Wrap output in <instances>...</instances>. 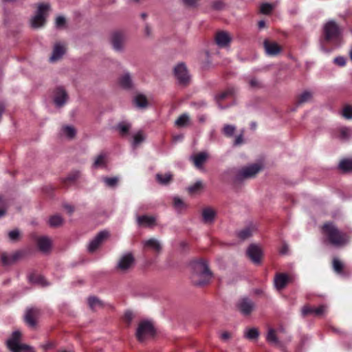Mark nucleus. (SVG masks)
I'll return each mask as SVG.
<instances>
[{
  "label": "nucleus",
  "mask_w": 352,
  "mask_h": 352,
  "mask_svg": "<svg viewBox=\"0 0 352 352\" xmlns=\"http://www.w3.org/2000/svg\"><path fill=\"white\" fill-rule=\"evenodd\" d=\"M193 274L191 279L194 285L203 286L209 283L212 274L208 268V263L203 260L196 261L192 263Z\"/></svg>",
  "instance_id": "obj_1"
},
{
  "label": "nucleus",
  "mask_w": 352,
  "mask_h": 352,
  "mask_svg": "<svg viewBox=\"0 0 352 352\" xmlns=\"http://www.w3.org/2000/svg\"><path fill=\"white\" fill-rule=\"evenodd\" d=\"M322 233L327 237L328 241L331 245L336 247L344 245L349 241V236L339 230L336 226L331 222L324 224Z\"/></svg>",
  "instance_id": "obj_2"
},
{
  "label": "nucleus",
  "mask_w": 352,
  "mask_h": 352,
  "mask_svg": "<svg viewBox=\"0 0 352 352\" xmlns=\"http://www.w3.org/2000/svg\"><path fill=\"white\" fill-rule=\"evenodd\" d=\"M21 333L15 331L7 340V346L12 352H35L34 349L20 342Z\"/></svg>",
  "instance_id": "obj_3"
},
{
  "label": "nucleus",
  "mask_w": 352,
  "mask_h": 352,
  "mask_svg": "<svg viewBox=\"0 0 352 352\" xmlns=\"http://www.w3.org/2000/svg\"><path fill=\"white\" fill-rule=\"evenodd\" d=\"M155 329L151 321L142 320L136 331V337L140 342H144L155 335Z\"/></svg>",
  "instance_id": "obj_4"
},
{
  "label": "nucleus",
  "mask_w": 352,
  "mask_h": 352,
  "mask_svg": "<svg viewBox=\"0 0 352 352\" xmlns=\"http://www.w3.org/2000/svg\"><path fill=\"white\" fill-rule=\"evenodd\" d=\"M261 166L258 164H252L244 166L237 171L235 179L237 181H241L254 177L261 170Z\"/></svg>",
  "instance_id": "obj_5"
},
{
  "label": "nucleus",
  "mask_w": 352,
  "mask_h": 352,
  "mask_svg": "<svg viewBox=\"0 0 352 352\" xmlns=\"http://www.w3.org/2000/svg\"><path fill=\"white\" fill-rule=\"evenodd\" d=\"M50 10L48 3H41L38 6L37 12L31 20V25L34 28H38L43 25L45 22L47 12Z\"/></svg>",
  "instance_id": "obj_6"
},
{
  "label": "nucleus",
  "mask_w": 352,
  "mask_h": 352,
  "mask_svg": "<svg viewBox=\"0 0 352 352\" xmlns=\"http://www.w3.org/2000/svg\"><path fill=\"white\" fill-rule=\"evenodd\" d=\"M324 34L326 41L336 42L339 40L340 30L334 21H330L324 26Z\"/></svg>",
  "instance_id": "obj_7"
},
{
  "label": "nucleus",
  "mask_w": 352,
  "mask_h": 352,
  "mask_svg": "<svg viewBox=\"0 0 352 352\" xmlns=\"http://www.w3.org/2000/svg\"><path fill=\"white\" fill-rule=\"evenodd\" d=\"M174 74L180 84H186L190 80V75L184 63H179L175 66Z\"/></svg>",
  "instance_id": "obj_8"
},
{
  "label": "nucleus",
  "mask_w": 352,
  "mask_h": 352,
  "mask_svg": "<svg viewBox=\"0 0 352 352\" xmlns=\"http://www.w3.org/2000/svg\"><path fill=\"white\" fill-rule=\"evenodd\" d=\"M246 254L250 260L256 265L261 263L263 254L261 248L256 244H251L247 249Z\"/></svg>",
  "instance_id": "obj_9"
},
{
  "label": "nucleus",
  "mask_w": 352,
  "mask_h": 352,
  "mask_svg": "<svg viewBox=\"0 0 352 352\" xmlns=\"http://www.w3.org/2000/svg\"><path fill=\"white\" fill-rule=\"evenodd\" d=\"M109 236V232L106 230L100 232L89 243L88 251L94 252L96 251L100 244Z\"/></svg>",
  "instance_id": "obj_10"
},
{
  "label": "nucleus",
  "mask_w": 352,
  "mask_h": 352,
  "mask_svg": "<svg viewBox=\"0 0 352 352\" xmlns=\"http://www.w3.org/2000/svg\"><path fill=\"white\" fill-rule=\"evenodd\" d=\"M238 307L243 315H249L254 309L255 305L248 298H241L238 302Z\"/></svg>",
  "instance_id": "obj_11"
},
{
  "label": "nucleus",
  "mask_w": 352,
  "mask_h": 352,
  "mask_svg": "<svg viewBox=\"0 0 352 352\" xmlns=\"http://www.w3.org/2000/svg\"><path fill=\"white\" fill-rule=\"evenodd\" d=\"M125 41V36L122 32H116L111 35V43L113 49L117 52L123 50V44Z\"/></svg>",
  "instance_id": "obj_12"
},
{
  "label": "nucleus",
  "mask_w": 352,
  "mask_h": 352,
  "mask_svg": "<svg viewBox=\"0 0 352 352\" xmlns=\"http://www.w3.org/2000/svg\"><path fill=\"white\" fill-rule=\"evenodd\" d=\"M134 263V257L131 253L123 254L118 263V267L122 271L129 269Z\"/></svg>",
  "instance_id": "obj_13"
},
{
  "label": "nucleus",
  "mask_w": 352,
  "mask_h": 352,
  "mask_svg": "<svg viewBox=\"0 0 352 352\" xmlns=\"http://www.w3.org/2000/svg\"><path fill=\"white\" fill-rule=\"evenodd\" d=\"M67 94L63 87H58L54 91V102L57 107L63 106L67 100Z\"/></svg>",
  "instance_id": "obj_14"
},
{
  "label": "nucleus",
  "mask_w": 352,
  "mask_h": 352,
  "mask_svg": "<svg viewBox=\"0 0 352 352\" xmlns=\"http://www.w3.org/2000/svg\"><path fill=\"white\" fill-rule=\"evenodd\" d=\"M289 276L285 273H277L274 279V285L275 288L280 291L286 287L289 283Z\"/></svg>",
  "instance_id": "obj_15"
},
{
  "label": "nucleus",
  "mask_w": 352,
  "mask_h": 352,
  "mask_svg": "<svg viewBox=\"0 0 352 352\" xmlns=\"http://www.w3.org/2000/svg\"><path fill=\"white\" fill-rule=\"evenodd\" d=\"M215 41L219 47H226L231 42V36L226 32H219L215 36Z\"/></svg>",
  "instance_id": "obj_16"
},
{
  "label": "nucleus",
  "mask_w": 352,
  "mask_h": 352,
  "mask_svg": "<svg viewBox=\"0 0 352 352\" xmlns=\"http://www.w3.org/2000/svg\"><path fill=\"white\" fill-rule=\"evenodd\" d=\"M327 309V307L325 305H320L318 307H311L309 306H304L302 309V315L305 316L308 314H313L314 316H321L322 315Z\"/></svg>",
  "instance_id": "obj_17"
},
{
  "label": "nucleus",
  "mask_w": 352,
  "mask_h": 352,
  "mask_svg": "<svg viewBox=\"0 0 352 352\" xmlns=\"http://www.w3.org/2000/svg\"><path fill=\"white\" fill-rule=\"evenodd\" d=\"M142 243L144 249L151 250L156 254H159L162 250L160 242L155 239L145 240Z\"/></svg>",
  "instance_id": "obj_18"
},
{
  "label": "nucleus",
  "mask_w": 352,
  "mask_h": 352,
  "mask_svg": "<svg viewBox=\"0 0 352 352\" xmlns=\"http://www.w3.org/2000/svg\"><path fill=\"white\" fill-rule=\"evenodd\" d=\"M65 52V47L63 44L57 43L54 45L52 54L50 58L51 62H55L59 60Z\"/></svg>",
  "instance_id": "obj_19"
},
{
  "label": "nucleus",
  "mask_w": 352,
  "mask_h": 352,
  "mask_svg": "<svg viewBox=\"0 0 352 352\" xmlns=\"http://www.w3.org/2000/svg\"><path fill=\"white\" fill-rule=\"evenodd\" d=\"M118 83L124 89H131L133 87L131 76L129 72H124L118 80Z\"/></svg>",
  "instance_id": "obj_20"
},
{
  "label": "nucleus",
  "mask_w": 352,
  "mask_h": 352,
  "mask_svg": "<svg viewBox=\"0 0 352 352\" xmlns=\"http://www.w3.org/2000/svg\"><path fill=\"white\" fill-rule=\"evenodd\" d=\"M38 314V310L35 308H30L27 309L25 314V321L31 327L36 325L35 318Z\"/></svg>",
  "instance_id": "obj_21"
},
{
  "label": "nucleus",
  "mask_w": 352,
  "mask_h": 352,
  "mask_svg": "<svg viewBox=\"0 0 352 352\" xmlns=\"http://www.w3.org/2000/svg\"><path fill=\"white\" fill-rule=\"evenodd\" d=\"M216 212L210 207L203 208L201 212L202 220L205 223H212L215 218Z\"/></svg>",
  "instance_id": "obj_22"
},
{
  "label": "nucleus",
  "mask_w": 352,
  "mask_h": 352,
  "mask_svg": "<svg viewBox=\"0 0 352 352\" xmlns=\"http://www.w3.org/2000/svg\"><path fill=\"white\" fill-rule=\"evenodd\" d=\"M37 245L41 252H47L51 248L52 241L47 236H40L37 239Z\"/></svg>",
  "instance_id": "obj_23"
},
{
  "label": "nucleus",
  "mask_w": 352,
  "mask_h": 352,
  "mask_svg": "<svg viewBox=\"0 0 352 352\" xmlns=\"http://www.w3.org/2000/svg\"><path fill=\"white\" fill-rule=\"evenodd\" d=\"M234 93L235 89L234 87H229L225 91L215 96L214 100L218 104L219 108L221 109H225V107L221 106V104H220L221 101L223 100L224 99L230 96H233Z\"/></svg>",
  "instance_id": "obj_24"
},
{
  "label": "nucleus",
  "mask_w": 352,
  "mask_h": 352,
  "mask_svg": "<svg viewBox=\"0 0 352 352\" xmlns=\"http://www.w3.org/2000/svg\"><path fill=\"white\" fill-rule=\"evenodd\" d=\"M264 47L266 53L271 56H275L280 51V48L276 43L270 42L269 41H264Z\"/></svg>",
  "instance_id": "obj_25"
},
{
  "label": "nucleus",
  "mask_w": 352,
  "mask_h": 352,
  "mask_svg": "<svg viewBox=\"0 0 352 352\" xmlns=\"http://www.w3.org/2000/svg\"><path fill=\"white\" fill-rule=\"evenodd\" d=\"M208 157V154L206 152H201L199 153L190 157V159L192 160L195 166L200 168L202 167L203 164L206 162V159Z\"/></svg>",
  "instance_id": "obj_26"
},
{
  "label": "nucleus",
  "mask_w": 352,
  "mask_h": 352,
  "mask_svg": "<svg viewBox=\"0 0 352 352\" xmlns=\"http://www.w3.org/2000/svg\"><path fill=\"white\" fill-rule=\"evenodd\" d=\"M137 222L139 226H151L155 222V218L153 216L142 215L137 217Z\"/></svg>",
  "instance_id": "obj_27"
},
{
  "label": "nucleus",
  "mask_w": 352,
  "mask_h": 352,
  "mask_svg": "<svg viewBox=\"0 0 352 352\" xmlns=\"http://www.w3.org/2000/svg\"><path fill=\"white\" fill-rule=\"evenodd\" d=\"M266 340L271 344L278 345L280 343L276 336V331L272 328H269L266 336Z\"/></svg>",
  "instance_id": "obj_28"
},
{
  "label": "nucleus",
  "mask_w": 352,
  "mask_h": 352,
  "mask_svg": "<svg viewBox=\"0 0 352 352\" xmlns=\"http://www.w3.org/2000/svg\"><path fill=\"white\" fill-rule=\"evenodd\" d=\"M28 279L32 283L41 285L42 286L47 285V283L44 277L39 274H32L28 276Z\"/></svg>",
  "instance_id": "obj_29"
},
{
  "label": "nucleus",
  "mask_w": 352,
  "mask_h": 352,
  "mask_svg": "<svg viewBox=\"0 0 352 352\" xmlns=\"http://www.w3.org/2000/svg\"><path fill=\"white\" fill-rule=\"evenodd\" d=\"M87 302L89 307L93 310L99 309L103 305L102 302L96 296L89 297Z\"/></svg>",
  "instance_id": "obj_30"
},
{
  "label": "nucleus",
  "mask_w": 352,
  "mask_h": 352,
  "mask_svg": "<svg viewBox=\"0 0 352 352\" xmlns=\"http://www.w3.org/2000/svg\"><path fill=\"white\" fill-rule=\"evenodd\" d=\"M259 336V332L256 328H247L244 330V337L248 340H256Z\"/></svg>",
  "instance_id": "obj_31"
},
{
  "label": "nucleus",
  "mask_w": 352,
  "mask_h": 352,
  "mask_svg": "<svg viewBox=\"0 0 352 352\" xmlns=\"http://www.w3.org/2000/svg\"><path fill=\"white\" fill-rule=\"evenodd\" d=\"M134 104L139 108H145L147 107L148 101L145 96L142 94L137 95L133 100Z\"/></svg>",
  "instance_id": "obj_32"
},
{
  "label": "nucleus",
  "mask_w": 352,
  "mask_h": 352,
  "mask_svg": "<svg viewBox=\"0 0 352 352\" xmlns=\"http://www.w3.org/2000/svg\"><path fill=\"white\" fill-rule=\"evenodd\" d=\"M253 232V228L252 227H246L237 232V236L241 240H245L250 237Z\"/></svg>",
  "instance_id": "obj_33"
},
{
  "label": "nucleus",
  "mask_w": 352,
  "mask_h": 352,
  "mask_svg": "<svg viewBox=\"0 0 352 352\" xmlns=\"http://www.w3.org/2000/svg\"><path fill=\"white\" fill-rule=\"evenodd\" d=\"M107 164V155L104 153H100L95 160L94 166L95 168L104 167Z\"/></svg>",
  "instance_id": "obj_34"
},
{
  "label": "nucleus",
  "mask_w": 352,
  "mask_h": 352,
  "mask_svg": "<svg viewBox=\"0 0 352 352\" xmlns=\"http://www.w3.org/2000/svg\"><path fill=\"white\" fill-rule=\"evenodd\" d=\"M173 201V206L175 208V210L178 212L182 211L187 207V204L178 197H174Z\"/></svg>",
  "instance_id": "obj_35"
},
{
  "label": "nucleus",
  "mask_w": 352,
  "mask_h": 352,
  "mask_svg": "<svg viewBox=\"0 0 352 352\" xmlns=\"http://www.w3.org/2000/svg\"><path fill=\"white\" fill-rule=\"evenodd\" d=\"M63 223V217L59 214H54L49 219V224L51 227H58Z\"/></svg>",
  "instance_id": "obj_36"
},
{
  "label": "nucleus",
  "mask_w": 352,
  "mask_h": 352,
  "mask_svg": "<svg viewBox=\"0 0 352 352\" xmlns=\"http://www.w3.org/2000/svg\"><path fill=\"white\" fill-rule=\"evenodd\" d=\"M145 139V136L142 131H138L135 133L133 137L132 146L135 148L140 144H141Z\"/></svg>",
  "instance_id": "obj_37"
},
{
  "label": "nucleus",
  "mask_w": 352,
  "mask_h": 352,
  "mask_svg": "<svg viewBox=\"0 0 352 352\" xmlns=\"http://www.w3.org/2000/svg\"><path fill=\"white\" fill-rule=\"evenodd\" d=\"M312 98V94L309 91H303L298 97L297 103L301 104L310 101Z\"/></svg>",
  "instance_id": "obj_38"
},
{
  "label": "nucleus",
  "mask_w": 352,
  "mask_h": 352,
  "mask_svg": "<svg viewBox=\"0 0 352 352\" xmlns=\"http://www.w3.org/2000/svg\"><path fill=\"white\" fill-rule=\"evenodd\" d=\"M172 179V175L170 173L166 174H157L156 179L157 181L163 185L167 184Z\"/></svg>",
  "instance_id": "obj_39"
},
{
  "label": "nucleus",
  "mask_w": 352,
  "mask_h": 352,
  "mask_svg": "<svg viewBox=\"0 0 352 352\" xmlns=\"http://www.w3.org/2000/svg\"><path fill=\"white\" fill-rule=\"evenodd\" d=\"M339 168L344 172L352 170V159L342 160L339 164Z\"/></svg>",
  "instance_id": "obj_40"
},
{
  "label": "nucleus",
  "mask_w": 352,
  "mask_h": 352,
  "mask_svg": "<svg viewBox=\"0 0 352 352\" xmlns=\"http://www.w3.org/2000/svg\"><path fill=\"white\" fill-rule=\"evenodd\" d=\"M352 135V131L347 127H342L340 129L339 138L342 140H348Z\"/></svg>",
  "instance_id": "obj_41"
},
{
  "label": "nucleus",
  "mask_w": 352,
  "mask_h": 352,
  "mask_svg": "<svg viewBox=\"0 0 352 352\" xmlns=\"http://www.w3.org/2000/svg\"><path fill=\"white\" fill-rule=\"evenodd\" d=\"M204 188V184L201 181H197L193 185L188 186V190L190 193L194 194L199 192Z\"/></svg>",
  "instance_id": "obj_42"
},
{
  "label": "nucleus",
  "mask_w": 352,
  "mask_h": 352,
  "mask_svg": "<svg viewBox=\"0 0 352 352\" xmlns=\"http://www.w3.org/2000/svg\"><path fill=\"white\" fill-rule=\"evenodd\" d=\"M131 128V124L126 122H122L117 125V129L122 135H126Z\"/></svg>",
  "instance_id": "obj_43"
},
{
  "label": "nucleus",
  "mask_w": 352,
  "mask_h": 352,
  "mask_svg": "<svg viewBox=\"0 0 352 352\" xmlns=\"http://www.w3.org/2000/svg\"><path fill=\"white\" fill-rule=\"evenodd\" d=\"M17 258L16 255L10 256L6 253H3L1 254V261L3 265H8L11 264L12 262L16 261Z\"/></svg>",
  "instance_id": "obj_44"
},
{
  "label": "nucleus",
  "mask_w": 352,
  "mask_h": 352,
  "mask_svg": "<svg viewBox=\"0 0 352 352\" xmlns=\"http://www.w3.org/2000/svg\"><path fill=\"white\" fill-rule=\"evenodd\" d=\"M62 133L67 138H72L76 135V130L71 126H65L62 128Z\"/></svg>",
  "instance_id": "obj_45"
},
{
  "label": "nucleus",
  "mask_w": 352,
  "mask_h": 352,
  "mask_svg": "<svg viewBox=\"0 0 352 352\" xmlns=\"http://www.w3.org/2000/svg\"><path fill=\"white\" fill-rule=\"evenodd\" d=\"M102 181L107 186L113 188L117 185L118 182V178L116 177H104L102 179Z\"/></svg>",
  "instance_id": "obj_46"
},
{
  "label": "nucleus",
  "mask_w": 352,
  "mask_h": 352,
  "mask_svg": "<svg viewBox=\"0 0 352 352\" xmlns=\"http://www.w3.org/2000/svg\"><path fill=\"white\" fill-rule=\"evenodd\" d=\"M333 267L336 273L340 274L342 273L343 264L339 259L334 258L333 260Z\"/></svg>",
  "instance_id": "obj_47"
},
{
  "label": "nucleus",
  "mask_w": 352,
  "mask_h": 352,
  "mask_svg": "<svg viewBox=\"0 0 352 352\" xmlns=\"http://www.w3.org/2000/svg\"><path fill=\"white\" fill-rule=\"evenodd\" d=\"M189 120V117L187 114L181 115L175 121V124L179 126H183L187 124Z\"/></svg>",
  "instance_id": "obj_48"
},
{
  "label": "nucleus",
  "mask_w": 352,
  "mask_h": 352,
  "mask_svg": "<svg viewBox=\"0 0 352 352\" xmlns=\"http://www.w3.org/2000/svg\"><path fill=\"white\" fill-rule=\"evenodd\" d=\"M235 129L236 128L234 125L226 124L223 129V132L226 136L231 137L233 135Z\"/></svg>",
  "instance_id": "obj_49"
},
{
  "label": "nucleus",
  "mask_w": 352,
  "mask_h": 352,
  "mask_svg": "<svg viewBox=\"0 0 352 352\" xmlns=\"http://www.w3.org/2000/svg\"><path fill=\"white\" fill-rule=\"evenodd\" d=\"M249 85L252 89H259L262 87V83L256 78H252L249 80Z\"/></svg>",
  "instance_id": "obj_50"
},
{
  "label": "nucleus",
  "mask_w": 352,
  "mask_h": 352,
  "mask_svg": "<svg viewBox=\"0 0 352 352\" xmlns=\"http://www.w3.org/2000/svg\"><path fill=\"white\" fill-rule=\"evenodd\" d=\"M273 9V6L270 3H263L261 6L260 10L263 14H269Z\"/></svg>",
  "instance_id": "obj_51"
},
{
  "label": "nucleus",
  "mask_w": 352,
  "mask_h": 352,
  "mask_svg": "<svg viewBox=\"0 0 352 352\" xmlns=\"http://www.w3.org/2000/svg\"><path fill=\"white\" fill-rule=\"evenodd\" d=\"M233 337V334L231 332L223 331L219 334V338L223 342H228Z\"/></svg>",
  "instance_id": "obj_52"
},
{
  "label": "nucleus",
  "mask_w": 352,
  "mask_h": 352,
  "mask_svg": "<svg viewBox=\"0 0 352 352\" xmlns=\"http://www.w3.org/2000/svg\"><path fill=\"white\" fill-rule=\"evenodd\" d=\"M342 116L346 119L352 118V108L351 107H345L342 110Z\"/></svg>",
  "instance_id": "obj_53"
},
{
  "label": "nucleus",
  "mask_w": 352,
  "mask_h": 352,
  "mask_svg": "<svg viewBox=\"0 0 352 352\" xmlns=\"http://www.w3.org/2000/svg\"><path fill=\"white\" fill-rule=\"evenodd\" d=\"M7 204L6 201L0 196V217H3L6 211Z\"/></svg>",
  "instance_id": "obj_54"
},
{
  "label": "nucleus",
  "mask_w": 352,
  "mask_h": 352,
  "mask_svg": "<svg viewBox=\"0 0 352 352\" xmlns=\"http://www.w3.org/2000/svg\"><path fill=\"white\" fill-rule=\"evenodd\" d=\"M20 232L17 229L11 230L8 232V236L11 241H16L19 237Z\"/></svg>",
  "instance_id": "obj_55"
},
{
  "label": "nucleus",
  "mask_w": 352,
  "mask_h": 352,
  "mask_svg": "<svg viewBox=\"0 0 352 352\" xmlns=\"http://www.w3.org/2000/svg\"><path fill=\"white\" fill-rule=\"evenodd\" d=\"M333 63L340 67H343L346 65V58L343 56H338L334 58Z\"/></svg>",
  "instance_id": "obj_56"
},
{
  "label": "nucleus",
  "mask_w": 352,
  "mask_h": 352,
  "mask_svg": "<svg viewBox=\"0 0 352 352\" xmlns=\"http://www.w3.org/2000/svg\"><path fill=\"white\" fill-rule=\"evenodd\" d=\"M65 24V19L62 16H58L56 19V26L63 28Z\"/></svg>",
  "instance_id": "obj_57"
},
{
  "label": "nucleus",
  "mask_w": 352,
  "mask_h": 352,
  "mask_svg": "<svg viewBox=\"0 0 352 352\" xmlns=\"http://www.w3.org/2000/svg\"><path fill=\"white\" fill-rule=\"evenodd\" d=\"M80 175V173L78 171H74L70 173L67 177L66 178L68 182H74L75 181Z\"/></svg>",
  "instance_id": "obj_58"
},
{
  "label": "nucleus",
  "mask_w": 352,
  "mask_h": 352,
  "mask_svg": "<svg viewBox=\"0 0 352 352\" xmlns=\"http://www.w3.org/2000/svg\"><path fill=\"white\" fill-rule=\"evenodd\" d=\"M54 344L52 342H47L41 345V347L44 350H49L54 347Z\"/></svg>",
  "instance_id": "obj_59"
},
{
  "label": "nucleus",
  "mask_w": 352,
  "mask_h": 352,
  "mask_svg": "<svg viewBox=\"0 0 352 352\" xmlns=\"http://www.w3.org/2000/svg\"><path fill=\"white\" fill-rule=\"evenodd\" d=\"M243 134H240L238 136L236 137L234 144L235 146L240 145L243 143Z\"/></svg>",
  "instance_id": "obj_60"
},
{
  "label": "nucleus",
  "mask_w": 352,
  "mask_h": 352,
  "mask_svg": "<svg viewBox=\"0 0 352 352\" xmlns=\"http://www.w3.org/2000/svg\"><path fill=\"white\" fill-rule=\"evenodd\" d=\"M213 7L214 9L216 10H221L223 8V3L221 2V1H216L214 4H213Z\"/></svg>",
  "instance_id": "obj_61"
},
{
  "label": "nucleus",
  "mask_w": 352,
  "mask_h": 352,
  "mask_svg": "<svg viewBox=\"0 0 352 352\" xmlns=\"http://www.w3.org/2000/svg\"><path fill=\"white\" fill-rule=\"evenodd\" d=\"M124 316H125L126 320H127L128 322H129L131 320L132 318H133V314H132L131 312L127 311V312L125 313Z\"/></svg>",
  "instance_id": "obj_62"
},
{
  "label": "nucleus",
  "mask_w": 352,
  "mask_h": 352,
  "mask_svg": "<svg viewBox=\"0 0 352 352\" xmlns=\"http://www.w3.org/2000/svg\"><path fill=\"white\" fill-rule=\"evenodd\" d=\"M65 208L69 213H72L74 212V208L70 205H66Z\"/></svg>",
  "instance_id": "obj_63"
},
{
  "label": "nucleus",
  "mask_w": 352,
  "mask_h": 352,
  "mask_svg": "<svg viewBox=\"0 0 352 352\" xmlns=\"http://www.w3.org/2000/svg\"><path fill=\"white\" fill-rule=\"evenodd\" d=\"M265 21H260L258 22V27H259V28H264V27H265Z\"/></svg>",
  "instance_id": "obj_64"
}]
</instances>
